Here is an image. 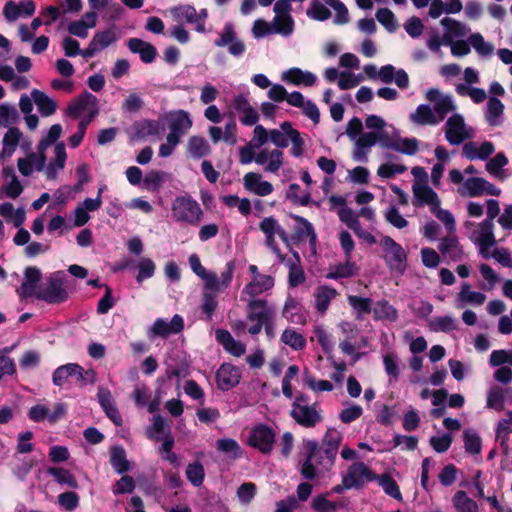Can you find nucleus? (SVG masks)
I'll return each mask as SVG.
<instances>
[{
  "label": "nucleus",
  "mask_w": 512,
  "mask_h": 512,
  "mask_svg": "<svg viewBox=\"0 0 512 512\" xmlns=\"http://www.w3.org/2000/svg\"><path fill=\"white\" fill-rule=\"evenodd\" d=\"M67 159L66 149L62 142L54 147V159L46 165V157L42 151L31 153L25 158H19L17 166L23 176H30L35 170L45 171L48 180H54L65 167Z\"/></svg>",
  "instance_id": "obj_3"
},
{
  "label": "nucleus",
  "mask_w": 512,
  "mask_h": 512,
  "mask_svg": "<svg viewBox=\"0 0 512 512\" xmlns=\"http://www.w3.org/2000/svg\"><path fill=\"white\" fill-rule=\"evenodd\" d=\"M281 79L296 86L311 87L316 84L317 76L300 68H290L282 73Z\"/></svg>",
  "instance_id": "obj_33"
},
{
  "label": "nucleus",
  "mask_w": 512,
  "mask_h": 512,
  "mask_svg": "<svg viewBox=\"0 0 512 512\" xmlns=\"http://www.w3.org/2000/svg\"><path fill=\"white\" fill-rule=\"evenodd\" d=\"M494 150L493 143L489 141L483 143L471 141L464 144L462 154L469 160H486L493 154Z\"/></svg>",
  "instance_id": "obj_32"
},
{
  "label": "nucleus",
  "mask_w": 512,
  "mask_h": 512,
  "mask_svg": "<svg viewBox=\"0 0 512 512\" xmlns=\"http://www.w3.org/2000/svg\"><path fill=\"white\" fill-rule=\"evenodd\" d=\"M272 26L275 34L289 37L294 31V20L292 16H274Z\"/></svg>",
  "instance_id": "obj_62"
},
{
  "label": "nucleus",
  "mask_w": 512,
  "mask_h": 512,
  "mask_svg": "<svg viewBox=\"0 0 512 512\" xmlns=\"http://www.w3.org/2000/svg\"><path fill=\"white\" fill-rule=\"evenodd\" d=\"M119 39V34L114 27H110L103 31H98L92 38V41L100 51L106 49Z\"/></svg>",
  "instance_id": "obj_56"
},
{
  "label": "nucleus",
  "mask_w": 512,
  "mask_h": 512,
  "mask_svg": "<svg viewBox=\"0 0 512 512\" xmlns=\"http://www.w3.org/2000/svg\"><path fill=\"white\" fill-rule=\"evenodd\" d=\"M288 104L301 108L303 113L311 120L314 124H318L320 121V112L318 107L311 100H305L303 94L299 91H293L289 94Z\"/></svg>",
  "instance_id": "obj_29"
},
{
  "label": "nucleus",
  "mask_w": 512,
  "mask_h": 512,
  "mask_svg": "<svg viewBox=\"0 0 512 512\" xmlns=\"http://www.w3.org/2000/svg\"><path fill=\"white\" fill-rule=\"evenodd\" d=\"M31 97L42 116H50L55 112V101L48 97L44 92L34 89L31 92Z\"/></svg>",
  "instance_id": "obj_49"
},
{
  "label": "nucleus",
  "mask_w": 512,
  "mask_h": 512,
  "mask_svg": "<svg viewBox=\"0 0 512 512\" xmlns=\"http://www.w3.org/2000/svg\"><path fill=\"white\" fill-rule=\"evenodd\" d=\"M380 82L390 84L394 82L399 89L405 90L409 87V76L404 69H396L393 65L387 64L379 69Z\"/></svg>",
  "instance_id": "obj_27"
},
{
  "label": "nucleus",
  "mask_w": 512,
  "mask_h": 512,
  "mask_svg": "<svg viewBox=\"0 0 512 512\" xmlns=\"http://www.w3.org/2000/svg\"><path fill=\"white\" fill-rule=\"evenodd\" d=\"M507 398L512 400V388L493 385L487 393L486 406L489 409L501 411Z\"/></svg>",
  "instance_id": "obj_35"
},
{
  "label": "nucleus",
  "mask_w": 512,
  "mask_h": 512,
  "mask_svg": "<svg viewBox=\"0 0 512 512\" xmlns=\"http://www.w3.org/2000/svg\"><path fill=\"white\" fill-rule=\"evenodd\" d=\"M184 319L181 315L175 314L170 320L157 318L147 329L149 339L160 337L167 339L172 335H177L184 330Z\"/></svg>",
  "instance_id": "obj_12"
},
{
  "label": "nucleus",
  "mask_w": 512,
  "mask_h": 512,
  "mask_svg": "<svg viewBox=\"0 0 512 512\" xmlns=\"http://www.w3.org/2000/svg\"><path fill=\"white\" fill-rule=\"evenodd\" d=\"M5 181L2 186L4 195L11 199H16L23 192V186L17 178L13 168L4 169Z\"/></svg>",
  "instance_id": "obj_39"
},
{
  "label": "nucleus",
  "mask_w": 512,
  "mask_h": 512,
  "mask_svg": "<svg viewBox=\"0 0 512 512\" xmlns=\"http://www.w3.org/2000/svg\"><path fill=\"white\" fill-rule=\"evenodd\" d=\"M452 505L457 512H479L476 501L470 498L465 491L458 490L452 497Z\"/></svg>",
  "instance_id": "obj_48"
},
{
  "label": "nucleus",
  "mask_w": 512,
  "mask_h": 512,
  "mask_svg": "<svg viewBox=\"0 0 512 512\" xmlns=\"http://www.w3.org/2000/svg\"><path fill=\"white\" fill-rule=\"evenodd\" d=\"M274 286V278L270 275L257 276L252 278L242 290V299L255 298L258 295L271 290Z\"/></svg>",
  "instance_id": "obj_28"
},
{
  "label": "nucleus",
  "mask_w": 512,
  "mask_h": 512,
  "mask_svg": "<svg viewBox=\"0 0 512 512\" xmlns=\"http://www.w3.org/2000/svg\"><path fill=\"white\" fill-rule=\"evenodd\" d=\"M275 433L272 428L260 424L253 427L249 433L248 443L262 453H270L273 448Z\"/></svg>",
  "instance_id": "obj_17"
},
{
  "label": "nucleus",
  "mask_w": 512,
  "mask_h": 512,
  "mask_svg": "<svg viewBox=\"0 0 512 512\" xmlns=\"http://www.w3.org/2000/svg\"><path fill=\"white\" fill-rule=\"evenodd\" d=\"M167 176L163 171H150L143 178V186L149 191H157L166 182Z\"/></svg>",
  "instance_id": "obj_64"
},
{
  "label": "nucleus",
  "mask_w": 512,
  "mask_h": 512,
  "mask_svg": "<svg viewBox=\"0 0 512 512\" xmlns=\"http://www.w3.org/2000/svg\"><path fill=\"white\" fill-rule=\"evenodd\" d=\"M169 133H174L182 138L192 127L193 120L190 114L185 110H176L168 114Z\"/></svg>",
  "instance_id": "obj_25"
},
{
  "label": "nucleus",
  "mask_w": 512,
  "mask_h": 512,
  "mask_svg": "<svg viewBox=\"0 0 512 512\" xmlns=\"http://www.w3.org/2000/svg\"><path fill=\"white\" fill-rule=\"evenodd\" d=\"M384 370L389 377V382H397L400 377L399 359L395 353H387L383 356Z\"/></svg>",
  "instance_id": "obj_59"
},
{
  "label": "nucleus",
  "mask_w": 512,
  "mask_h": 512,
  "mask_svg": "<svg viewBox=\"0 0 512 512\" xmlns=\"http://www.w3.org/2000/svg\"><path fill=\"white\" fill-rule=\"evenodd\" d=\"M438 249L444 258L456 262L463 259L464 252L455 236L444 237L440 240Z\"/></svg>",
  "instance_id": "obj_34"
},
{
  "label": "nucleus",
  "mask_w": 512,
  "mask_h": 512,
  "mask_svg": "<svg viewBox=\"0 0 512 512\" xmlns=\"http://www.w3.org/2000/svg\"><path fill=\"white\" fill-rule=\"evenodd\" d=\"M241 370L231 363H223L216 372V384L221 391H228L237 386L241 380Z\"/></svg>",
  "instance_id": "obj_20"
},
{
  "label": "nucleus",
  "mask_w": 512,
  "mask_h": 512,
  "mask_svg": "<svg viewBox=\"0 0 512 512\" xmlns=\"http://www.w3.org/2000/svg\"><path fill=\"white\" fill-rule=\"evenodd\" d=\"M378 145L409 156L415 155L419 150V141L416 138H402L399 130L387 122Z\"/></svg>",
  "instance_id": "obj_5"
},
{
  "label": "nucleus",
  "mask_w": 512,
  "mask_h": 512,
  "mask_svg": "<svg viewBox=\"0 0 512 512\" xmlns=\"http://www.w3.org/2000/svg\"><path fill=\"white\" fill-rule=\"evenodd\" d=\"M386 121L375 114L365 119L367 132H363V123L360 118L353 117L346 125V135L353 142L352 159L356 162L367 163L371 149L379 144L381 133Z\"/></svg>",
  "instance_id": "obj_1"
},
{
  "label": "nucleus",
  "mask_w": 512,
  "mask_h": 512,
  "mask_svg": "<svg viewBox=\"0 0 512 512\" xmlns=\"http://www.w3.org/2000/svg\"><path fill=\"white\" fill-rule=\"evenodd\" d=\"M282 315L290 323L304 324L306 322V316L302 312L301 304L290 296L285 301Z\"/></svg>",
  "instance_id": "obj_40"
},
{
  "label": "nucleus",
  "mask_w": 512,
  "mask_h": 512,
  "mask_svg": "<svg viewBox=\"0 0 512 512\" xmlns=\"http://www.w3.org/2000/svg\"><path fill=\"white\" fill-rule=\"evenodd\" d=\"M36 11L33 0H22L18 3L9 0L5 3L2 13L7 22H15L20 17H30Z\"/></svg>",
  "instance_id": "obj_21"
},
{
  "label": "nucleus",
  "mask_w": 512,
  "mask_h": 512,
  "mask_svg": "<svg viewBox=\"0 0 512 512\" xmlns=\"http://www.w3.org/2000/svg\"><path fill=\"white\" fill-rule=\"evenodd\" d=\"M67 413V406L64 403H56L53 409H50L44 404H36L28 410V418L33 422L48 421L54 424L60 419L64 418Z\"/></svg>",
  "instance_id": "obj_16"
},
{
  "label": "nucleus",
  "mask_w": 512,
  "mask_h": 512,
  "mask_svg": "<svg viewBox=\"0 0 512 512\" xmlns=\"http://www.w3.org/2000/svg\"><path fill=\"white\" fill-rule=\"evenodd\" d=\"M216 341L222 345L224 350L234 357H241L246 352V345L236 340L228 330L217 329L215 332Z\"/></svg>",
  "instance_id": "obj_31"
},
{
  "label": "nucleus",
  "mask_w": 512,
  "mask_h": 512,
  "mask_svg": "<svg viewBox=\"0 0 512 512\" xmlns=\"http://www.w3.org/2000/svg\"><path fill=\"white\" fill-rule=\"evenodd\" d=\"M290 416L298 425L305 428H313L323 419L317 404H310L308 396L304 394L294 398Z\"/></svg>",
  "instance_id": "obj_7"
},
{
  "label": "nucleus",
  "mask_w": 512,
  "mask_h": 512,
  "mask_svg": "<svg viewBox=\"0 0 512 512\" xmlns=\"http://www.w3.org/2000/svg\"><path fill=\"white\" fill-rule=\"evenodd\" d=\"M380 245L383 258L391 271L403 273L407 266V253L403 247L389 236H384Z\"/></svg>",
  "instance_id": "obj_8"
},
{
  "label": "nucleus",
  "mask_w": 512,
  "mask_h": 512,
  "mask_svg": "<svg viewBox=\"0 0 512 512\" xmlns=\"http://www.w3.org/2000/svg\"><path fill=\"white\" fill-rule=\"evenodd\" d=\"M243 185L246 190L258 196H267L273 192V185L263 180L262 175L256 172L245 174Z\"/></svg>",
  "instance_id": "obj_30"
},
{
  "label": "nucleus",
  "mask_w": 512,
  "mask_h": 512,
  "mask_svg": "<svg viewBox=\"0 0 512 512\" xmlns=\"http://www.w3.org/2000/svg\"><path fill=\"white\" fill-rule=\"evenodd\" d=\"M173 219L181 224L197 226L203 216L200 204L190 196H177L171 204Z\"/></svg>",
  "instance_id": "obj_4"
},
{
  "label": "nucleus",
  "mask_w": 512,
  "mask_h": 512,
  "mask_svg": "<svg viewBox=\"0 0 512 512\" xmlns=\"http://www.w3.org/2000/svg\"><path fill=\"white\" fill-rule=\"evenodd\" d=\"M413 200L415 207L428 206L430 211L441 205L437 193L428 185H412Z\"/></svg>",
  "instance_id": "obj_22"
},
{
  "label": "nucleus",
  "mask_w": 512,
  "mask_h": 512,
  "mask_svg": "<svg viewBox=\"0 0 512 512\" xmlns=\"http://www.w3.org/2000/svg\"><path fill=\"white\" fill-rule=\"evenodd\" d=\"M410 120L419 125H435L438 123L434 111L429 105L421 104L410 114Z\"/></svg>",
  "instance_id": "obj_51"
},
{
  "label": "nucleus",
  "mask_w": 512,
  "mask_h": 512,
  "mask_svg": "<svg viewBox=\"0 0 512 512\" xmlns=\"http://www.w3.org/2000/svg\"><path fill=\"white\" fill-rule=\"evenodd\" d=\"M313 334L324 353L330 354L334 348V341L332 340L331 334L321 324L313 326Z\"/></svg>",
  "instance_id": "obj_60"
},
{
  "label": "nucleus",
  "mask_w": 512,
  "mask_h": 512,
  "mask_svg": "<svg viewBox=\"0 0 512 512\" xmlns=\"http://www.w3.org/2000/svg\"><path fill=\"white\" fill-rule=\"evenodd\" d=\"M485 179L480 177L467 178L462 185L457 188V193L462 197L475 198L482 196V188Z\"/></svg>",
  "instance_id": "obj_43"
},
{
  "label": "nucleus",
  "mask_w": 512,
  "mask_h": 512,
  "mask_svg": "<svg viewBox=\"0 0 512 512\" xmlns=\"http://www.w3.org/2000/svg\"><path fill=\"white\" fill-rule=\"evenodd\" d=\"M47 473L60 485L67 486L69 488L78 487L76 478L68 469L62 467H49L47 469Z\"/></svg>",
  "instance_id": "obj_53"
},
{
  "label": "nucleus",
  "mask_w": 512,
  "mask_h": 512,
  "mask_svg": "<svg viewBox=\"0 0 512 512\" xmlns=\"http://www.w3.org/2000/svg\"><path fill=\"white\" fill-rule=\"evenodd\" d=\"M470 45L481 57H490L495 50V47L490 42L485 41L480 33H473L468 38Z\"/></svg>",
  "instance_id": "obj_57"
},
{
  "label": "nucleus",
  "mask_w": 512,
  "mask_h": 512,
  "mask_svg": "<svg viewBox=\"0 0 512 512\" xmlns=\"http://www.w3.org/2000/svg\"><path fill=\"white\" fill-rule=\"evenodd\" d=\"M280 128L288 134V140L291 142V155L295 158L301 157L305 152V141L300 132L294 129L288 121L283 122Z\"/></svg>",
  "instance_id": "obj_38"
},
{
  "label": "nucleus",
  "mask_w": 512,
  "mask_h": 512,
  "mask_svg": "<svg viewBox=\"0 0 512 512\" xmlns=\"http://www.w3.org/2000/svg\"><path fill=\"white\" fill-rule=\"evenodd\" d=\"M256 164L265 172L276 174L284 164V153L280 149L262 148L257 153Z\"/></svg>",
  "instance_id": "obj_19"
},
{
  "label": "nucleus",
  "mask_w": 512,
  "mask_h": 512,
  "mask_svg": "<svg viewBox=\"0 0 512 512\" xmlns=\"http://www.w3.org/2000/svg\"><path fill=\"white\" fill-rule=\"evenodd\" d=\"M281 342L294 351H301L306 347L307 341L303 334L294 328H286L281 334Z\"/></svg>",
  "instance_id": "obj_47"
},
{
  "label": "nucleus",
  "mask_w": 512,
  "mask_h": 512,
  "mask_svg": "<svg viewBox=\"0 0 512 512\" xmlns=\"http://www.w3.org/2000/svg\"><path fill=\"white\" fill-rule=\"evenodd\" d=\"M79 371L77 363H67L57 367L52 375V382L55 386H63L69 377L74 376Z\"/></svg>",
  "instance_id": "obj_54"
},
{
  "label": "nucleus",
  "mask_w": 512,
  "mask_h": 512,
  "mask_svg": "<svg viewBox=\"0 0 512 512\" xmlns=\"http://www.w3.org/2000/svg\"><path fill=\"white\" fill-rule=\"evenodd\" d=\"M260 230L265 236L278 235L284 242L288 241L286 231L281 227L278 221L273 217H265L259 224Z\"/></svg>",
  "instance_id": "obj_55"
},
{
  "label": "nucleus",
  "mask_w": 512,
  "mask_h": 512,
  "mask_svg": "<svg viewBox=\"0 0 512 512\" xmlns=\"http://www.w3.org/2000/svg\"><path fill=\"white\" fill-rule=\"evenodd\" d=\"M377 476L363 462L353 463L343 476L346 489H359L366 483L375 480Z\"/></svg>",
  "instance_id": "obj_15"
},
{
  "label": "nucleus",
  "mask_w": 512,
  "mask_h": 512,
  "mask_svg": "<svg viewBox=\"0 0 512 512\" xmlns=\"http://www.w3.org/2000/svg\"><path fill=\"white\" fill-rule=\"evenodd\" d=\"M336 289L329 286H319L315 291V308L323 314L327 311L331 301L337 296Z\"/></svg>",
  "instance_id": "obj_45"
},
{
  "label": "nucleus",
  "mask_w": 512,
  "mask_h": 512,
  "mask_svg": "<svg viewBox=\"0 0 512 512\" xmlns=\"http://www.w3.org/2000/svg\"><path fill=\"white\" fill-rule=\"evenodd\" d=\"M341 439V433L335 428H330L323 439L326 449L320 448L316 441L306 442L309 453L301 467V474L304 478L313 480L323 470H328L333 465Z\"/></svg>",
  "instance_id": "obj_2"
},
{
  "label": "nucleus",
  "mask_w": 512,
  "mask_h": 512,
  "mask_svg": "<svg viewBox=\"0 0 512 512\" xmlns=\"http://www.w3.org/2000/svg\"><path fill=\"white\" fill-rule=\"evenodd\" d=\"M41 271L36 267H27L24 272V280L17 289L20 298L36 297L39 291Z\"/></svg>",
  "instance_id": "obj_26"
},
{
  "label": "nucleus",
  "mask_w": 512,
  "mask_h": 512,
  "mask_svg": "<svg viewBox=\"0 0 512 512\" xmlns=\"http://www.w3.org/2000/svg\"><path fill=\"white\" fill-rule=\"evenodd\" d=\"M22 133L18 128L10 127L2 140V156L10 157L16 151Z\"/></svg>",
  "instance_id": "obj_50"
},
{
  "label": "nucleus",
  "mask_w": 512,
  "mask_h": 512,
  "mask_svg": "<svg viewBox=\"0 0 512 512\" xmlns=\"http://www.w3.org/2000/svg\"><path fill=\"white\" fill-rule=\"evenodd\" d=\"M217 47H227L228 52L234 57H241L246 51L244 42L238 38L234 25L227 22L218 38L214 42Z\"/></svg>",
  "instance_id": "obj_14"
},
{
  "label": "nucleus",
  "mask_w": 512,
  "mask_h": 512,
  "mask_svg": "<svg viewBox=\"0 0 512 512\" xmlns=\"http://www.w3.org/2000/svg\"><path fill=\"white\" fill-rule=\"evenodd\" d=\"M475 136V130L466 125L460 114H453L445 124V138L451 145H460Z\"/></svg>",
  "instance_id": "obj_10"
},
{
  "label": "nucleus",
  "mask_w": 512,
  "mask_h": 512,
  "mask_svg": "<svg viewBox=\"0 0 512 512\" xmlns=\"http://www.w3.org/2000/svg\"><path fill=\"white\" fill-rule=\"evenodd\" d=\"M426 99L433 104L432 110L438 122L442 121L448 113L456 109L453 98L450 95L443 94L436 88L429 89L426 92Z\"/></svg>",
  "instance_id": "obj_18"
},
{
  "label": "nucleus",
  "mask_w": 512,
  "mask_h": 512,
  "mask_svg": "<svg viewBox=\"0 0 512 512\" xmlns=\"http://www.w3.org/2000/svg\"><path fill=\"white\" fill-rule=\"evenodd\" d=\"M131 52L138 53L145 63H151L156 57V49L153 45L138 38H131L128 41Z\"/></svg>",
  "instance_id": "obj_42"
},
{
  "label": "nucleus",
  "mask_w": 512,
  "mask_h": 512,
  "mask_svg": "<svg viewBox=\"0 0 512 512\" xmlns=\"http://www.w3.org/2000/svg\"><path fill=\"white\" fill-rule=\"evenodd\" d=\"M508 159L503 153H498L486 164V170L495 178L504 179V167L507 165Z\"/></svg>",
  "instance_id": "obj_61"
},
{
  "label": "nucleus",
  "mask_w": 512,
  "mask_h": 512,
  "mask_svg": "<svg viewBox=\"0 0 512 512\" xmlns=\"http://www.w3.org/2000/svg\"><path fill=\"white\" fill-rule=\"evenodd\" d=\"M171 14L176 21H186L189 24H195L197 20V11L192 5H179L171 8Z\"/></svg>",
  "instance_id": "obj_58"
},
{
  "label": "nucleus",
  "mask_w": 512,
  "mask_h": 512,
  "mask_svg": "<svg viewBox=\"0 0 512 512\" xmlns=\"http://www.w3.org/2000/svg\"><path fill=\"white\" fill-rule=\"evenodd\" d=\"M503 111L504 105L502 104V102L495 97H490L488 99L485 112V118L489 125H500L502 123Z\"/></svg>",
  "instance_id": "obj_46"
},
{
  "label": "nucleus",
  "mask_w": 512,
  "mask_h": 512,
  "mask_svg": "<svg viewBox=\"0 0 512 512\" xmlns=\"http://www.w3.org/2000/svg\"><path fill=\"white\" fill-rule=\"evenodd\" d=\"M65 274L63 271L52 273L45 287H41L37 294V299L47 303H62L67 297V291L64 288Z\"/></svg>",
  "instance_id": "obj_9"
},
{
  "label": "nucleus",
  "mask_w": 512,
  "mask_h": 512,
  "mask_svg": "<svg viewBox=\"0 0 512 512\" xmlns=\"http://www.w3.org/2000/svg\"><path fill=\"white\" fill-rule=\"evenodd\" d=\"M211 147L208 141L202 136H191L187 142V152L195 160L202 159L211 154Z\"/></svg>",
  "instance_id": "obj_37"
},
{
  "label": "nucleus",
  "mask_w": 512,
  "mask_h": 512,
  "mask_svg": "<svg viewBox=\"0 0 512 512\" xmlns=\"http://www.w3.org/2000/svg\"><path fill=\"white\" fill-rule=\"evenodd\" d=\"M358 272V267L354 262L351 261V258H345L344 263L335 264L330 266L329 272L327 273L328 279H340V278H348L354 276Z\"/></svg>",
  "instance_id": "obj_44"
},
{
  "label": "nucleus",
  "mask_w": 512,
  "mask_h": 512,
  "mask_svg": "<svg viewBox=\"0 0 512 512\" xmlns=\"http://www.w3.org/2000/svg\"><path fill=\"white\" fill-rule=\"evenodd\" d=\"M295 221L293 239L297 242L308 241L313 252L316 250L317 236L312 223L301 216H293Z\"/></svg>",
  "instance_id": "obj_24"
},
{
  "label": "nucleus",
  "mask_w": 512,
  "mask_h": 512,
  "mask_svg": "<svg viewBox=\"0 0 512 512\" xmlns=\"http://www.w3.org/2000/svg\"><path fill=\"white\" fill-rule=\"evenodd\" d=\"M469 230V239L478 248L479 255L484 259H490V249L495 246L494 223L482 220L466 224Z\"/></svg>",
  "instance_id": "obj_6"
},
{
  "label": "nucleus",
  "mask_w": 512,
  "mask_h": 512,
  "mask_svg": "<svg viewBox=\"0 0 512 512\" xmlns=\"http://www.w3.org/2000/svg\"><path fill=\"white\" fill-rule=\"evenodd\" d=\"M235 271V262L228 261L224 270L218 276L214 271H208L203 277L204 290L214 294L226 290L232 283Z\"/></svg>",
  "instance_id": "obj_13"
},
{
  "label": "nucleus",
  "mask_w": 512,
  "mask_h": 512,
  "mask_svg": "<svg viewBox=\"0 0 512 512\" xmlns=\"http://www.w3.org/2000/svg\"><path fill=\"white\" fill-rule=\"evenodd\" d=\"M0 216L3 217L6 222L13 223L16 228L21 227L26 219L24 208L19 207L15 209L10 202L0 203Z\"/></svg>",
  "instance_id": "obj_41"
},
{
  "label": "nucleus",
  "mask_w": 512,
  "mask_h": 512,
  "mask_svg": "<svg viewBox=\"0 0 512 512\" xmlns=\"http://www.w3.org/2000/svg\"><path fill=\"white\" fill-rule=\"evenodd\" d=\"M440 23L444 28L443 45L464 39L470 31L466 24L449 17H444Z\"/></svg>",
  "instance_id": "obj_23"
},
{
  "label": "nucleus",
  "mask_w": 512,
  "mask_h": 512,
  "mask_svg": "<svg viewBox=\"0 0 512 512\" xmlns=\"http://www.w3.org/2000/svg\"><path fill=\"white\" fill-rule=\"evenodd\" d=\"M456 300L458 307H464L465 305L481 306L486 300V295L482 292L471 290L470 284L465 282L461 285Z\"/></svg>",
  "instance_id": "obj_36"
},
{
  "label": "nucleus",
  "mask_w": 512,
  "mask_h": 512,
  "mask_svg": "<svg viewBox=\"0 0 512 512\" xmlns=\"http://www.w3.org/2000/svg\"><path fill=\"white\" fill-rule=\"evenodd\" d=\"M459 322L451 315L435 317L429 322V328L433 332L449 333L458 328Z\"/></svg>",
  "instance_id": "obj_52"
},
{
  "label": "nucleus",
  "mask_w": 512,
  "mask_h": 512,
  "mask_svg": "<svg viewBox=\"0 0 512 512\" xmlns=\"http://www.w3.org/2000/svg\"><path fill=\"white\" fill-rule=\"evenodd\" d=\"M19 120V113L16 107L9 103L0 105V126L10 128Z\"/></svg>",
  "instance_id": "obj_63"
},
{
  "label": "nucleus",
  "mask_w": 512,
  "mask_h": 512,
  "mask_svg": "<svg viewBox=\"0 0 512 512\" xmlns=\"http://www.w3.org/2000/svg\"><path fill=\"white\" fill-rule=\"evenodd\" d=\"M99 113L98 99L89 92L82 93L67 107L66 114L71 118L93 119Z\"/></svg>",
  "instance_id": "obj_11"
}]
</instances>
